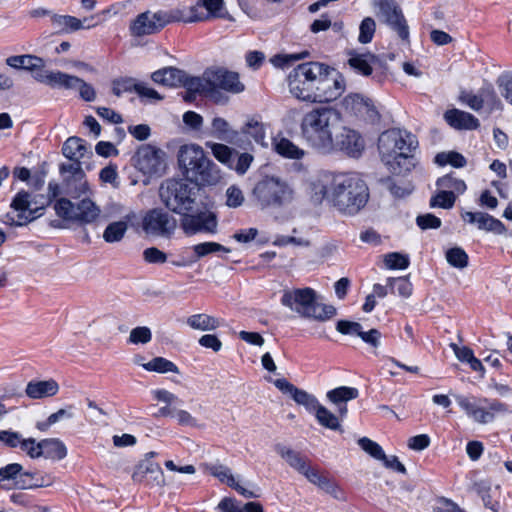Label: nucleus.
Wrapping results in <instances>:
<instances>
[{
  "label": "nucleus",
  "mask_w": 512,
  "mask_h": 512,
  "mask_svg": "<svg viewBox=\"0 0 512 512\" xmlns=\"http://www.w3.org/2000/svg\"><path fill=\"white\" fill-rule=\"evenodd\" d=\"M59 391V385L54 379L30 381L28 382L25 393L31 399H42L52 397Z\"/></svg>",
  "instance_id": "b1692460"
},
{
  "label": "nucleus",
  "mask_w": 512,
  "mask_h": 512,
  "mask_svg": "<svg viewBox=\"0 0 512 512\" xmlns=\"http://www.w3.org/2000/svg\"><path fill=\"white\" fill-rule=\"evenodd\" d=\"M333 146V152L340 151L348 157L359 158L365 149V141L356 130L343 127L336 136Z\"/></svg>",
  "instance_id": "2eb2a0df"
},
{
  "label": "nucleus",
  "mask_w": 512,
  "mask_h": 512,
  "mask_svg": "<svg viewBox=\"0 0 512 512\" xmlns=\"http://www.w3.org/2000/svg\"><path fill=\"white\" fill-rule=\"evenodd\" d=\"M186 323L190 328L200 331H213L220 326L218 318L205 313L189 316Z\"/></svg>",
  "instance_id": "7c9ffc66"
},
{
  "label": "nucleus",
  "mask_w": 512,
  "mask_h": 512,
  "mask_svg": "<svg viewBox=\"0 0 512 512\" xmlns=\"http://www.w3.org/2000/svg\"><path fill=\"white\" fill-rule=\"evenodd\" d=\"M143 368L147 371H155L158 373H178V367L170 360H167L163 357L153 358L148 363L143 364Z\"/></svg>",
  "instance_id": "79ce46f5"
},
{
  "label": "nucleus",
  "mask_w": 512,
  "mask_h": 512,
  "mask_svg": "<svg viewBox=\"0 0 512 512\" xmlns=\"http://www.w3.org/2000/svg\"><path fill=\"white\" fill-rule=\"evenodd\" d=\"M176 226V219L161 208L148 211L142 221V228L147 234L160 237H169Z\"/></svg>",
  "instance_id": "ddd939ff"
},
{
  "label": "nucleus",
  "mask_w": 512,
  "mask_h": 512,
  "mask_svg": "<svg viewBox=\"0 0 512 512\" xmlns=\"http://www.w3.org/2000/svg\"><path fill=\"white\" fill-rule=\"evenodd\" d=\"M151 79L157 83L169 87L181 86L185 79V72L176 67H164L152 73Z\"/></svg>",
  "instance_id": "a878e982"
},
{
  "label": "nucleus",
  "mask_w": 512,
  "mask_h": 512,
  "mask_svg": "<svg viewBox=\"0 0 512 512\" xmlns=\"http://www.w3.org/2000/svg\"><path fill=\"white\" fill-rule=\"evenodd\" d=\"M311 199L316 204L325 200L339 213L354 216L366 206L369 188L356 172L328 173L312 183Z\"/></svg>",
  "instance_id": "f257e3e1"
},
{
  "label": "nucleus",
  "mask_w": 512,
  "mask_h": 512,
  "mask_svg": "<svg viewBox=\"0 0 512 512\" xmlns=\"http://www.w3.org/2000/svg\"><path fill=\"white\" fill-rule=\"evenodd\" d=\"M501 95L512 105V76L501 75L496 81Z\"/></svg>",
  "instance_id": "774afa93"
},
{
  "label": "nucleus",
  "mask_w": 512,
  "mask_h": 512,
  "mask_svg": "<svg viewBox=\"0 0 512 512\" xmlns=\"http://www.w3.org/2000/svg\"><path fill=\"white\" fill-rule=\"evenodd\" d=\"M63 155L71 161L82 159L88 153V146L85 140L72 136L62 146Z\"/></svg>",
  "instance_id": "c85d7f7f"
},
{
  "label": "nucleus",
  "mask_w": 512,
  "mask_h": 512,
  "mask_svg": "<svg viewBox=\"0 0 512 512\" xmlns=\"http://www.w3.org/2000/svg\"><path fill=\"white\" fill-rule=\"evenodd\" d=\"M23 466L19 463H11L0 468V481L12 480L16 488V482L20 480L23 473Z\"/></svg>",
  "instance_id": "5fc2aeb1"
},
{
  "label": "nucleus",
  "mask_w": 512,
  "mask_h": 512,
  "mask_svg": "<svg viewBox=\"0 0 512 512\" xmlns=\"http://www.w3.org/2000/svg\"><path fill=\"white\" fill-rule=\"evenodd\" d=\"M165 26L163 12L151 13L149 11L141 13L133 21L130 31L134 36H144L154 34Z\"/></svg>",
  "instance_id": "a211bd4d"
},
{
  "label": "nucleus",
  "mask_w": 512,
  "mask_h": 512,
  "mask_svg": "<svg viewBox=\"0 0 512 512\" xmlns=\"http://www.w3.org/2000/svg\"><path fill=\"white\" fill-rule=\"evenodd\" d=\"M47 77V85L51 88L75 89L80 82L79 77L61 71H50Z\"/></svg>",
  "instance_id": "2f4dec72"
},
{
  "label": "nucleus",
  "mask_w": 512,
  "mask_h": 512,
  "mask_svg": "<svg viewBox=\"0 0 512 512\" xmlns=\"http://www.w3.org/2000/svg\"><path fill=\"white\" fill-rule=\"evenodd\" d=\"M377 61V57L371 53L352 54L348 60L349 65L358 73L368 76L372 73V64Z\"/></svg>",
  "instance_id": "72a5a7b5"
},
{
  "label": "nucleus",
  "mask_w": 512,
  "mask_h": 512,
  "mask_svg": "<svg viewBox=\"0 0 512 512\" xmlns=\"http://www.w3.org/2000/svg\"><path fill=\"white\" fill-rule=\"evenodd\" d=\"M445 121L456 130H475L480 126L479 120L469 112L450 109L444 113Z\"/></svg>",
  "instance_id": "412c9836"
},
{
  "label": "nucleus",
  "mask_w": 512,
  "mask_h": 512,
  "mask_svg": "<svg viewBox=\"0 0 512 512\" xmlns=\"http://www.w3.org/2000/svg\"><path fill=\"white\" fill-rule=\"evenodd\" d=\"M226 205L230 208H237L244 202V195L240 188L230 186L226 191Z\"/></svg>",
  "instance_id": "338daca9"
},
{
  "label": "nucleus",
  "mask_w": 512,
  "mask_h": 512,
  "mask_svg": "<svg viewBox=\"0 0 512 512\" xmlns=\"http://www.w3.org/2000/svg\"><path fill=\"white\" fill-rule=\"evenodd\" d=\"M100 215V209L89 198H84L75 205V221L81 224L94 222Z\"/></svg>",
  "instance_id": "cd10ccee"
},
{
  "label": "nucleus",
  "mask_w": 512,
  "mask_h": 512,
  "mask_svg": "<svg viewBox=\"0 0 512 512\" xmlns=\"http://www.w3.org/2000/svg\"><path fill=\"white\" fill-rule=\"evenodd\" d=\"M152 334L148 327L140 326L131 330L129 342L132 344H146L151 341Z\"/></svg>",
  "instance_id": "e2e57ef3"
},
{
  "label": "nucleus",
  "mask_w": 512,
  "mask_h": 512,
  "mask_svg": "<svg viewBox=\"0 0 512 512\" xmlns=\"http://www.w3.org/2000/svg\"><path fill=\"white\" fill-rule=\"evenodd\" d=\"M94 18H84V20H80L74 16L70 15H60L55 14L51 15L50 23L57 34H67L71 32L78 31L83 28H92L95 26L94 23H88L86 26L85 22L91 21Z\"/></svg>",
  "instance_id": "aec40b11"
},
{
  "label": "nucleus",
  "mask_w": 512,
  "mask_h": 512,
  "mask_svg": "<svg viewBox=\"0 0 512 512\" xmlns=\"http://www.w3.org/2000/svg\"><path fill=\"white\" fill-rule=\"evenodd\" d=\"M205 79L209 84L210 91L218 88L233 94H238L245 89L244 84L239 80V75L236 72L226 69H209L205 71Z\"/></svg>",
  "instance_id": "4468645a"
},
{
  "label": "nucleus",
  "mask_w": 512,
  "mask_h": 512,
  "mask_svg": "<svg viewBox=\"0 0 512 512\" xmlns=\"http://www.w3.org/2000/svg\"><path fill=\"white\" fill-rule=\"evenodd\" d=\"M54 210L58 217L67 221H75V204L67 198H60L54 204Z\"/></svg>",
  "instance_id": "de8ad7c7"
},
{
  "label": "nucleus",
  "mask_w": 512,
  "mask_h": 512,
  "mask_svg": "<svg viewBox=\"0 0 512 512\" xmlns=\"http://www.w3.org/2000/svg\"><path fill=\"white\" fill-rule=\"evenodd\" d=\"M19 447L32 459L42 457L41 441L36 442L34 438H22Z\"/></svg>",
  "instance_id": "052dcab7"
},
{
  "label": "nucleus",
  "mask_w": 512,
  "mask_h": 512,
  "mask_svg": "<svg viewBox=\"0 0 512 512\" xmlns=\"http://www.w3.org/2000/svg\"><path fill=\"white\" fill-rule=\"evenodd\" d=\"M181 227L187 235L199 232L215 233L217 228L216 216L211 212H199L196 214H181Z\"/></svg>",
  "instance_id": "dca6fc26"
},
{
  "label": "nucleus",
  "mask_w": 512,
  "mask_h": 512,
  "mask_svg": "<svg viewBox=\"0 0 512 512\" xmlns=\"http://www.w3.org/2000/svg\"><path fill=\"white\" fill-rule=\"evenodd\" d=\"M275 451L289 464L290 467L302 475L311 466L305 456L285 445L277 444L275 446Z\"/></svg>",
  "instance_id": "393cba45"
},
{
  "label": "nucleus",
  "mask_w": 512,
  "mask_h": 512,
  "mask_svg": "<svg viewBox=\"0 0 512 512\" xmlns=\"http://www.w3.org/2000/svg\"><path fill=\"white\" fill-rule=\"evenodd\" d=\"M272 146L274 151L283 158L300 160L306 152L294 144L290 139L285 137H276L272 140Z\"/></svg>",
  "instance_id": "bb28decb"
},
{
  "label": "nucleus",
  "mask_w": 512,
  "mask_h": 512,
  "mask_svg": "<svg viewBox=\"0 0 512 512\" xmlns=\"http://www.w3.org/2000/svg\"><path fill=\"white\" fill-rule=\"evenodd\" d=\"M314 414L321 426L331 430H339L341 428L338 417L323 405L320 404L314 411Z\"/></svg>",
  "instance_id": "e433bc0d"
},
{
  "label": "nucleus",
  "mask_w": 512,
  "mask_h": 512,
  "mask_svg": "<svg viewBox=\"0 0 512 512\" xmlns=\"http://www.w3.org/2000/svg\"><path fill=\"white\" fill-rule=\"evenodd\" d=\"M149 475L158 486L165 485V478L162 468L159 466L158 463L146 458L137 465L136 470L132 475V478L135 481H142Z\"/></svg>",
  "instance_id": "4be33fe9"
},
{
  "label": "nucleus",
  "mask_w": 512,
  "mask_h": 512,
  "mask_svg": "<svg viewBox=\"0 0 512 512\" xmlns=\"http://www.w3.org/2000/svg\"><path fill=\"white\" fill-rule=\"evenodd\" d=\"M292 399L298 404L305 407V409L308 412L314 413V411L318 408L320 405L317 398L306 392L305 390L297 388L295 390V393H293Z\"/></svg>",
  "instance_id": "49530a36"
},
{
  "label": "nucleus",
  "mask_w": 512,
  "mask_h": 512,
  "mask_svg": "<svg viewBox=\"0 0 512 512\" xmlns=\"http://www.w3.org/2000/svg\"><path fill=\"white\" fill-rule=\"evenodd\" d=\"M384 263L388 269H406L410 260L408 255L399 252H391L384 256Z\"/></svg>",
  "instance_id": "864d4df0"
},
{
  "label": "nucleus",
  "mask_w": 512,
  "mask_h": 512,
  "mask_svg": "<svg viewBox=\"0 0 512 512\" xmlns=\"http://www.w3.org/2000/svg\"><path fill=\"white\" fill-rule=\"evenodd\" d=\"M51 204L50 198L42 194H31V210L30 214H14L7 213L3 222L10 226H23L35 220L43 214L45 207Z\"/></svg>",
  "instance_id": "f3484780"
},
{
  "label": "nucleus",
  "mask_w": 512,
  "mask_h": 512,
  "mask_svg": "<svg viewBox=\"0 0 512 512\" xmlns=\"http://www.w3.org/2000/svg\"><path fill=\"white\" fill-rule=\"evenodd\" d=\"M281 304L303 318L318 322L330 320L337 313L333 305L318 302L315 290L309 287L284 290Z\"/></svg>",
  "instance_id": "423d86ee"
},
{
  "label": "nucleus",
  "mask_w": 512,
  "mask_h": 512,
  "mask_svg": "<svg viewBox=\"0 0 512 512\" xmlns=\"http://www.w3.org/2000/svg\"><path fill=\"white\" fill-rule=\"evenodd\" d=\"M445 257L447 262L455 268L464 269L468 266V254L460 247L448 249L445 253Z\"/></svg>",
  "instance_id": "37998d69"
},
{
  "label": "nucleus",
  "mask_w": 512,
  "mask_h": 512,
  "mask_svg": "<svg viewBox=\"0 0 512 512\" xmlns=\"http://www.w3.org/2000/svg\"><path fill=\"white\" fill-rule=\"evenodd\" d=\"M344 112L358 120L374 124L380 120V113L372 99L362 94L351 93L342 100Z\"/></svg>",
  "instance_id": "9b49d317"
},
{
  "label": "nucleus",
  "mask_w": 512,
  "mask_h": 512,
  "mask_svg": "<svg viewBox=\"0 0 512 512\" xmlns=\"http://www.w3.org/2000/svg\"><path fill=\"white\" fill-rule=\"evenodd\" d=\"M483 107L486 106L488 113L503 109V104L491 85L481 88Z\"/></svg>",
  "instance_id": "a19ab883"
},
{
  "label": "nucleus",
  "mask_w": 512,
  "mask_h": 512,
  "mask_svg": "<svg viewBox=\"0 0 512 512\" xmlns=\"http://www.w3.org/2000/svg\"><path fill=\"white\" fill-rule=\"evenodd\" d=\"M206 146L209 147L214 155V157L223 164L232 167L231 159L233 154V149L229 146L221 143H206Z\"/></svg>",
  "instance_id": "3c124183"
},
{
  "label": "nucleus",
  "mask_w": 512,
  "mask_h": 512,
  "mask_svg": "<svg viewBox=\"0 0 512 512\" xmlns=\"http://www.w3.org/2000/svg\"><path fill=\"white\" fill-rule=\"evenodd\" d=\"M455 400L466 415L479 424L490 423L495 414L507 411V405L498 400L463 395H456Z\"/></svg>",
  "instance_id": "1a4fd4ad"
},
{
  "label": "nucleus",
  "mask_w": 512,
  "mask_h": 512,
  "mask_svg": "<svg viewBox=\"0 0 512 512\" xmlns=\"http://www.w3.org/2000/svg\"><path fill=\"white\" fill-rule=\"evenodd\" d=\"M417 147L416 137L405 130L389 129L378 138L381 160L396 175H405L415 168L417 161L413 152Z\"/></svg>",
  "instance_id": "7ed1b4c3"
},
{
  "label": "nucleus",
  "mask_w": 512,
  "mask_h": 512,
  "mask_svg": "<svg viewBox=\"0 0 512 512\" xmlns=\"http://www.w3.org/2000/svg\"><path fill=\"white\" fill-rule=\"evenodd\" d=\"M54 483V477L51 474H43L38 471H23L21 478L16 482L17 489H35L48 487Z\"/></svg>",
  "instance_id": "5701e85b"
},
{
  "label": "nucleus",
  "mask_w": 512,
  "mask_h": 512,
  "mask_svg": "<svg viewBox=\"0 0 512 512\" xmlns=\"http://www.w3.org/2000/svg\"><path fill=\"white\" fill-rule=\"evenodd\" d=\"M127 229L128 225L126 221L112 222L104 230L103 239L107 243L119 242L123 239Z\"/></svg>",
  "instance_id": "4c0bfd02"
},
{
  "label": "nucleus",
  "mask_w": 512,
  "mask_h": 512,
  "mask_svg": "<svg viewBox=\"0 0 512 512\" xmlns=\"http://www.w3.org/2000/svg\"><path fill=\"white\" fill-rule=\"evenodd\" d=\"M461 216L464 221L476 224L480 230L492 232L497 235H501L506 232L505 225L499 219H496L487 213L465 212Z\"/></svg>",
  "instance_id": "6ab92c4d"
},
{
  "label": "nucleus",
  "mask_w": 512,
  "mask_h": 512,
  "mask_svg": "<svg viewBox=\"0 0 512 512\" xmlns=\"http://www.w3.org/2000/svg\"><path fill=\"white\" fill-rule=\"evenodd\" d=\"M416 224L418 225V227L420 229L427 230V229H438L441 226L442 222H441V219L438 218L437 216H435L431 213H427V214L417 216Z\"/></svg>",
  "instance_id": "0e129e2a"
},
{
  "label": "nucleus",
  "mask_w": 512,
  "mask_h": 512,
  "mask_svg": "<svg viewBox=\"0 0 512 512\" xmlns=\"http://www.w3.org/2000/svg\"><path fill=\"white\" fill-rule=\"evenodd\" d=\"M187 7L185 8H176L168 13H163V17L165 20V25L171 22H184V23H193V18L189 17L187 13Z\"/></svg>",
  "instance_id": "680f3d73"
},
{
  "label": "nucleus",
  "mask_w": 512,
  "mask_h": 512,
  "mask_svg": "<svg viewBox=\"0 0 512 512\" xmlns=\"http://www.w3.org/2000/svg\"><path fill=\"white\" fill-rule=\"evenodd\" d=\"M456 195L453 191L441 190L430 199L431 207L450 209L454 206Z\"/></svg>",
  "instance_id": "09e8293b"
},
{
  "label": "nucleus",
  "mask_w": 512,
  "mask_h": 512,
  "mask_svg": "<svg viewBox=\"0 0 512 512\" xmlns=\"http://www.w3.org/2000/svg\"><path fill=\"white\" fill-rule=\"evenodd\" d=\"M294 190L282 177L267 175L259 179L251 192L252 202L260 209L280 208L292 202Z\"/></svg>",
  "instance_id": "0eeeda50"
},
{
  "label": "nucleus",
  "mask_w": 512,
  "mask_h": 512,
  "mask_svg": "<svg viewBox=\"0 0 512 512\" xmlns=\"http://www.w3.org/2000/svg\"><path fill=\"white\" fill-rule=\"evenodd\" d=\"M42 456L53 461H60L67 456L65 444L58 438L41 440Z\"/></svg>",
  "instance_id": "c756f323"
},
{
  "label": "nucleus",
  "mask_w": 512,
  "mask_h": 512,
  "mask_svg": "<svg viewBox=\"0 0 512 512\" xmlns=\"http://www.w3.org/2000/svg\"><path fill=\"white\" fill-rule=\"evenodd\" d=\"M326 396L331 403L341 405L356 399L359 396V391L354 387L340 386L328 391Z\"/></svg>",
  "instance_id": "c9c22d12"
},
{
  "label": "nucleus",
  "mask_w": 512,
  "mask_h": 512,
  "mask_svg": "<svg viewBox=\"0 0 512 512\" xmlns=\"http://www.w3.org/2000/svg\"><path fill=\"white\" fill-rule=\"evenodd\" d=\"M387 286L391 293H397L401 297L408 298L412 294V284L407 277L388 278Z\"/></svg>",
  "instance_id": "c03bdc74"
},
{
  "label": "nucleus",
  "mask_w": 512,
  "mask_h": 512,
  "mask_svg": "<svg viewBox=\"0 0 512 512\" xmlns=\"http://www.w3.org/2000/svg\"><path fill=\"white\" fill-rule=\"evenodd\" d=\"M332 71L333 68L321 62L311 61L299 64L287 77L289 92L303 102H332L345 91L343 76L331 78L329 75Z\"/></svg>",
  "instance_id": "f03ea898"
},
{
  "label": "nucleus",
  "mask_w": 512,
  "mask_h": 512,
  "mask_svg": "<svg viewBox=\"0 0 512 512\" xmlns=\"http://www.w3.org/2000/svg\"><path fill=\"white\" fill-rule=\"evenodd\" d=\"M166 153L151 144L141 145L132 160L134 166L143 174L161 176L166 170Z\"/></svg>",
  "instance_id": "9d476101"
},
{
  "label": "nucleus",
  "mask_w": 512,
  "mask_h": 512,
  "mask_svg": "<svg viewBox=\"0 0 512 512\" xmlns=\"http://www.w3.org/2000/svg\"><path fill=\"white\" fill-rule=\"evenodd\" d=\"M159 195L164 205L177 214L192 211L195 203L193 188L183 180L167 179L161 184Z\"/></svg>",
  "instance_id": "6e6552de"
},
{
  "label": "nucleus",
  "mask_w": 512,
  "mask_h": 512,
  "mask_svg": "<svg viewBox=\"0 0 512 512\" xmlns=\"http://www.w3.org/2000/svg\"><path fill=\"white\" fill-rule=\"evenodd\" d=\"M376 16L394 30L402 40L409 39V27L394 0H375Z\"/></svg>",
  "instance_id": "f8f14e48"
},
{
  "label": "nucleus",
  "mask_w": 512,
  "mask_h": 512,
  "mask_svg": "<svg viewBox=\"0 0 512 512\" xmlns=\"http://www.w3.org/2000/svg\"><path fill=\"white\" fill-rule=\"evenodd\" d=\"M376 30V23L373 18H364L359 26L358 41L362 44L370 43Z\"/></svg>",
  "instance_id": "603ef678"
},
{
  "label": "nucleus",
  "mask_w": 512,
  "mask_h": 512,
  "mask_svg": "<svg viewBox=\"0 0 512 512\" xmlns=\"http://www.w3.org/2000/svg\"><path fill=\"white\" fill-rule=\"evenodd\" d=\"M143 259L149 264H163L167 261V255L157 247H149L143 251Z\"/></svg>",
  "instance_id": "69168bd1"
},
{
  "label": "nucleus",
  "mask_w": 512,
  "mask_h": 512,
  "mask_svg": "<svg viewBox=\"0 0 512 512\" xmlns=\"http://www.w3.org/2000/svg\"><path fill=\"white\" fill-rule=\"evenodd\" d=\"M212 135L219 140L225 142H232L238 135L237 131L233 130L229 123L222 117H215L211 123Z\"/></svg>",
  "instance_id": "f704fd0d"
},
{
  "label": "nucleus",
  "mask_w": 512,
  "mask_h": 512,
  "mask_svg": "<svg viewBox=\"0 0 512 512\" xmlns=\"http://www.w3.org/2000/svg\"><path fill=\"white\" fill-rule=\"evenodd\" d=\"M241 133L251 137L257 144L266 147V129L264 123L256 118H250L241 128Z\"/></svg>",
  "instance_id": "473e14b6"
},
{
  "label": "nucleus",
  "mask_w": 512,
  "mask_h": 512,
  "mask_svg": "<svg viewBox=\"0 0 512 512\" xmlns=\"http://www.w3.org/2000/svg\"><path fill=\"white\" fill-rule=\"evenodd\" d=\"M436 185L444 190L453 191L455 195L463 194L467 188L463 180L455 178L452 175H445L439 178Z\"/></svg>",
  "instance_id": "a18cd8bd"
},
{
  "label": "nucleus",
  "mask_w": 512,
  "mask_h": 512,
  "mask_svg": "<svg viewBox=\"0 0 512 512\" xmlns=\"http://www.w3.org/2000/svg\"><path fill=\"white\" fill-rule=\"evenodd\" d=\"M435 163L440 166L450 164L455 168H462L466 165L467 161L462 154L455 151H450L438 153L435 156Z\"/></svg>",
  "instance_id": "ea45409f"
},
{
  "label": "nucleus",
  "mask_w": 512,
  "mask_h": 512,
  "mask_svg": "<svg viewBox=\"0 0 512 512\" xmlns=\"http://www.w3.org/2000/svg\"><path fill=\"white\" fill-rule=\"evenodd\" d=\"M305 478L312 484L316 485L319 489L323 490L331 480L327 476L321 474L318 469L310 466L307 471L303 474Z\"/></svg>",
  "instance_id": "bf43d9fd"
},
{
  "label": "nucleus",
  "mask_w": 512,
  "mask_h": 512,
  "mask_svg": "<svg viewBox=\"0 0 512 512\" xmlns=\"http://www.w3.org/2000/svg\"><path fill=\"white\" fill-rule=\"evenodd\" d=\"M181 86H183L186 90L196 92L198 94L210 91L209 84L205 79V75L203 76V78H199L190 77L185 73V79L181 82Z\"/></svg>",
  "instance_id": "6e6d98bb"
},
{
  "label": "nucleus",
  "mask_w": 512,
  "mask_h": 512,
  "mask_svg": "<svg viewBox=\"0 0 512 512\" xmlns=\"http://www.w3.org/2000/svg\"><path fill=\"white\" fill-rule=\"evenodd\" d=\"M204 468L209 474L218 478L220 482L227 484L229 487L234 485L235 478L227 466L222 464H206Z\"/></svg>",
  "instance_id": "58836bf2"
},
{
  "label": "nucleus",
  "mask_w": 512,
  "mask_h": 512,
  "mask_svg": "<svg viewBox=\"0 0 512 512\" xmlns=\"http://www.w3.org/2000/svg\"><path fill=\"white\" fill-rule=\"evenodd\" d=\"M11 208L19 213L30 214L31 210V193L21 190L13 198Z\"/></svg>",
  "instance_id": "8fccbe9b"
},
{
  "label": "nucleus",
  "mask_w": 512,
  "mask_h": 512,
  "mask_svg": "<svg viewBox=\"0 0 512 512\" xmlns=\"http://www.w3.org/2000/svg\"><path fill=\"white\" fill-rule=\"evenodd\" d=\"M358 444L366 453H368L374 459L380 460L381 458H385V453L382 447L375 441H372L367 437H362L358 440Z\"/></svg>",
  "instance_id": "4d7b16f0"
},
{
  "label": "nucleus",
  "mask_w": 512,
  "mask_h": 512,
  "mask_svg": "<svg viewBox=\"0 0 512 512\" xmlns=\"http://www.w3.org/2000/svg\"><path fill=\"white\" fill-rule=\"evenodd\" d=\"M193 250L198 258L204 257L210 253L223 251L229 253L230 249L216 242H204L197 244L193 247Z\"/></svg>",
  "instance_id": "13d9d810"
},
{
  "label": "nucleus",
  "mask_w": 512,
  "mask_h": 512,
  "mask_svg": "<svg viewBox=\"0 0 512 512\" xmlns=\"http://www.w3.org/2000/svg\"><path fill=\"white\" fill-rule=\"evenodd\" d=\"M177 158L183 176L191 183L198 186L215 185L222 178L218 166L197 144L181 146Z\"/></svg>",
  "instance_id": "39448f33"
},
{
  "label": "nucleus",
  "mask_w": 512,
  "mask_h": 512,
  "mask_svg": "<svg viewBox=\"0 0 512 512\" xmlns=\"http://www.w3.org/2000/svg\"><path fill=\"white\" fill-rule=\"evenodd\" d=\"M340 121V113L332 107H315L304 114L300 129L303 138L324 154L333 153V130Z\"/></svg>",
  "instance_id": "20e7f679"
}]
</instances>
